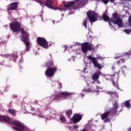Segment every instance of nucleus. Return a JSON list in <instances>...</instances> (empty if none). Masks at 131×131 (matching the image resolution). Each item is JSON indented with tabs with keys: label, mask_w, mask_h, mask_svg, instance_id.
<instances>
[{
	"label": "nucleus",
	"mask_w": 131,
	"mask_h": 131,
	"mask_svg": "<svg viewBox=\"0 0 131 131\" xmlns=\"http://www.w3.org/2000/svg\"><path fill=\"white\" fill-rule=\"evenodd\" d=\"M87 15L91 23L96 22L98 20V14L95 13L94 11L90 10L87 13Z\"/></svg>",
	"instance_id": "8"
},
{
	"label": "nucleus",
	"mask_w": 131,
	"mask_h": 131,
	"mask_svg": "<svg viewBox=\"0 0 131 131\" xmlns=\"http://www.w3.org/2000/svg\"><path fill=\"white\" fill-rule=\"evenodd\" d=\"M123 104H124V105H125V106L126 107V108H128V109H129V108H130V107H131L130 103L129 102V101H128V100L125 101L123 103Z\"/></svg>",
	"instance_id": "20"
},
{
	"label": "nucleus",
	"mask_w": 131,
	"mask_h": 131,
	"mask_svg": "<svg viewBox=\"0 0 131 131\" xmlns=\"http://www.w3.org/2000/svg\"><path fill=\"white\" fill-rule=\"evenodd\" d=\"M11 55H9L8 57H11Z\"/></svg>",
	"instance_id": "45"
},
{
	"label": "nucleus",
	"mask_w": 131,
	"mask_h": 131,
	"mask_svg": "<svg viewBox=\"0 0 131 131\" xmlns=\"http://www.w3.org/2000/svg\"><path fill=\"white\" fill-rule=\"evenodd\" d=\"M8 112L10 114L13 115V116H15V115H16V111L15 110H13V109L8 110Z\"/></svg>",
	"instance_id": "19"
},
{
	"label": "nucleus",
	"mask_w": 131,
	"mask_h": 131,
	"mask_svg": "<svg viewBox=\"0 0 131 131\" xmlns=\"http://www.w3.org/2000/svg\"><path fill=\"white\" fill-rule=\"evenodd\" d=\"M91 79L89 78L86 80V83L88 84V85H90V84H92V85H93V84H94V81H91Z\"/></svg>",
	"instance_id": "23"
},
{
	"label": "nucleus",
	"mask_w": 131,
	"mask_h": 131,
	"mask_svg": "<svg viewBox=\"0 0 131 131\" xmlns=\"http://www.w3.org/2000/svg\"><path fill=\"white\" fill-rule=\"evenodd\" d=\"M124 32L126 33V34H130L131 32V30L126 29L123 30Z\"/></svg>",
	"instance_id": "25"
},
{
	"label": "nucleus",
	"mask_w": 131,
	"mask_h": 131,
	"mask_svg": "<svg viewBox=\"0 0 131 131\" xmlns=\"http://www.w3.org/2000/svg\"><path fill=\"white\" fill-rule=\"evenodd\" d=\"M104 21H111L114 24H117L119 27H122L123 26V23L122 19L120 18V15L115 13L113 14V17L111 19L106 14H104L103 16Z\"/></svg>",
	"instance_id": "3"
},
{
	"label": "nucleus",
	"mask_w": 131,
	"mask_h": 131,
	"mask_svg": "<svg viewBox=\"0 0 131 131\" xmlns=\"http://www.w3.org/2000/svg\"><path fill=\"white\" fill-rule=\"evenodd\" d=\"M0 121H3L10 124H13V129L17 131H28V128L21 122L17 121H12L9 117L0 115Z\"/></svg>",
	"instance_id": "2"
},
{
	"label": "nucleus",
	"mask_w": 131,
	"mask_h": 131,
	"mask_svg": "<svg viewBox=\"0 0 131 131\" xmlns=\"http://www.w3.org/2000/svg\"><path fill=\"white\" fill-rule=\"evenodd\" d=\"M60 120L62 122V123H66V118H65V116H60Z\"/></svg>",
	"instance_id": "22"
},
{
	"label": "nucleus",
	"mask_w": 131,
	"mask_h": 131,
	"mask_svg": "<svg viewBox=\"0 0 131 131\" xmlns=\"http://www.w3.org/2000/svg\"><path fill=\"white\" fill-rule=\"evenodd\" d=\"M37 41L38 45H39L40 47H42V48H43L44 49H48V48H49L48 41H47L45 38L38 37Z\"/></svg>",
	"instance_id": "10"
},
{
	"label": "nucleus",
	"mask_w": 131,
	"mask_h": 131,
	"mask_svg": "<svg viewBox=\"0 0 131 131\" xmlns=\"http://www.w3.org/2000/svg\"><path fill=\"white\" fill-rule=\"evenodd\" d=\"M23 61V59L21 58V59L19 60V61Z\"/></svg>",
	"instance_id": "43"
},
{
	"label": "nucleus",
	"mask_w": 131,
	"mask_h": 131,
	"mask_svg": "<svg viewBox=\"0 0 131 131\" xmlns=\"http://www.w3.org/2000/svg\"><path fill=\"white\" fill-rule=\"evenodd\" d=\"M72 95H73V93L68 92L67 91L61 92L60 93L55 92L50 95V98L56 100V101H62V100L66 99V97H69L72 96Z\"/></svg>",
	"instance_id": "5"
},
{
	"label": "nucleus",
	"mask_w": 131,
	"mask_h": 131,
	"mask_svg": "<svg viewBox=\"0 0 131 131\" xmlns=\"http://www.w3.org/2000/svg\"><path fill=\"white\" fill-rule=\"evenodd\" d=\"M108 115H109V112L104 113L101 115V118L102 120L105 119L104 122H107L108 120L107 118H108Z\"/></svg>",
	"instance_id": "16"
},
{
	"label": "nucleus",
	"mask_w": 131,
	"mask_h": 131,
	"mask_svg": "<svg viewBox=\"0 0 131 131\" xmlns=\"http://www.w3.org/2000/svg\"><path fill=\"white\" fill-rule=\"evenodd\" d=\"M65 51H67L68 50L69 48H71V46H68V47L66 46H64Z\"/></svg>",
	"instance_id": "34"
},
{
	"label": "nucleus",
	"mask_w": 131,
	"mask_h": 131,
	"mask_svg": "<svg viewBox=\"0 0 131 131\" xmlns=\"http://www.w3.org/2000/svg\"><path fill=\"white\" fill-rule=\"evenodd\" d=\"M127 70V68L126 67V66H124L123 67H122L120 70L117 73V78H114V76L115 75V74H114L113 75H108L109 77H111L112 79V81L113 82V85H114V86H116V88H118V75L120 74V72H121L122 74H124V72H126V71ZM114 78V79H113Z\"/></svg>",
	"instance_id": "6"
},
{
	"label": "nucleus",
	"mask_w": 131,
	"mask_h": 131,
	"mask_svg": "<svg viewBox=\"0 0 131 131\" xmlns=\"http://www.w3.org/2000/svg\"><path fill=\"white\" fill-rule=\"evenodd\" d=\"M54 22H55V21H53V23H54Z\"/></svg>",
	"instance_id": "47"
},
{
	"label": "nucleus",
	"mask_w": 131,
	"mask_h": 131,
	"mask_svg": "<svg viewBox=\"0 0 131 131\" xmlns=\"http://www.w3.org/2000/svg\"><path fill=\"white\" fill-rule=\"evenodd\" d=\"M79 96L80 97H84V95H83V94H80Z\"/></svg>",
	"instance_id": "37"
},
{
	"label": "nucleus",
	"mask_w": 131,
	"mask_h": 131,
	"mask_svg": "<svg viewBox=\"0 0 131 131\" xmlns=\"http://www.w3.org/2000/svg\"><path fill=\"white\" fill-rule=\"evenodd\" d=\"M102 3L105 4V5H107L109 3V0H102Z\"/></svg>",
	"instance_id": "30"
},
{
	"label": "nucleus",
	"mask_w": 131,
	"mask_h": 131,
	"mask_svg": "<svg viewBox=\"0 0 131 131\" xmlns=\"http://www.w3.org/2000/svg\"><path fill=\"white\" fill-rule=\"evenodd\" d=\"M71 114H72V111L71 110H69L67 111L66 112L67 116L69 117V116H71Z\"/></svg>",
	"instance_id": "24"
},
{
	"label": "nucleus",
	"mask_w": 131,
	"mask_h": 131,
	"mask_svg": "<svg viewBox=\"0 0 131 131\" xmlns=\"http://www.w3.org/2000/svg\"><path fill=\"white\" fill-rule=\"evenodd\" d=\"M114 108L111 110V112L113 113H116V110L118 109V105L117 103L114 104Z\"/></svg>",
	"instance_id": "21"
},
{
	"label": "nucleus",
	"mask_w": 131,
	"mask_h": 131,
	"mask_svg": "<svg viewBox=\"0 0 131 131\" xmlns=\"http://www.w3.org/2000/svg\"><path fill=\"white\" fill-rule=\"evenodd\" d=\"M86 70V69H84V70H83V71L84 72V71H85V70Z\"/></svg>",
	"instance_id": "44"
},
{
	"label": "nucleus",
	"mask_w": 131,
	"mask_h": 131,
	"mask_svg": "<svg viewBox=\"0 0 131 131\" xmlns=\"http://www.w3.org/2000/svg\"><path fill=\"white\" fill-rule=\"evenodd\" d=\"M103 88L99 86H95V84L91 85L88 89H84L82 90L84 93H95L96 95H99V90H102Z\"/></svg>",
	"instance_id": "7"
},
{
	"label": "nucleus",
	"mask_w": 131,
	"mask_h": 131,
	"mask_svg": "<svg viewBox=\"0 0 131 131\" xmlns=\"http://www.w3.org/2000/svg\"><path fill=\"white\" fill-rule=\"evenodd\" d=\"M87 58H88L89 60H91L92 61L95 67L98 68V69H101L102 68V65L98 63V61L96 57H94L92 56V55H89L87 56Z\"/></svg>",
	"instance_id": "12"
},
{
	"label": "nucleus",
	"mask_w": 131,
	"mask_h": 131,
	"mask_svg": "<svg viewBox=\"0 0 131 131\" xmlns=\"http://www.w3.org/2000/svg\"><path fill=\"white\" fill-rule=\"evenodd\" d=\"M121 55L120 54H116V56L115 57V59L117 60V59H119V58H121Z\"/></svg>",
	"instance_id": "26"
},
{
	"label": "nucleus",
	"mask_w": 131,
	"mask_h": 131,
	"mask_svg": "<svg viewBox=\"0 0 131 131\" xmlns=\"http://www.w3.org/2000/svg\"><path fill=\"white\" fill-rule=\"evenodd\" d=\"M112 70H114V68H114V66L112 67Z\"/></svg>",
	"instance_id": "41"
},
{
	"label": "nucleus",
	"mask_w": 131,
	"mask_h": 131,
	"mask_svg": "<svg viewBox=\"0 0 131 131\" xmlns=\"http://www.w3.org/2000/svg\"><path fill=\"white\" fill-rule=\"evenodd\" d=\"M100 75H101V72L99 71L95 73L93 75L92 78L93 79H94V80H97V79H99Z\"/></svg>",
	"instance_id": "17"
},
{
	"label": "nucleus",
	"mask_w": 131,
	"mask_h": 131,
	"mask_svg": "<svg viewBox=\"0 0 131 131\" xmlns=\"http://www.w3.org/2000/svg\"><path fill=\"white\" fill-rule=\"evenodd\" d=\"M92 50L91 44L88 42H84L81 44V51L84 54H86L88 51Z\"/></svg>",
	"instance_id": "11"
},
{
	"label": "nucleus",
	"mask_w": 131,
	"mask_h": 131,
	"mask_svg": "<svg viewBox=\"0 0 131 131\" xmlns=\"http://www.w3.org/2000/svg\"><path fill=\"white\" fill-rule=\"evenodd\" d=\"M12 56L14 60H16V59H17L18 58V56H17V54H13Z\"/></svg>",
	"instance_id": "31"
},
{
	"label": "nucleus",
	"mask_w": 131,
	"mask_h": 131,
	"mask_svg": "<svg viewBox=\"0 0 131 131\" xmlns=\"http://www.w3.org/2000/svg\"><path fill=\"white\" fill-rule=\"evenodd\" d=\"M93 82H94V84H95V86H96V84H100V81H99V80L94 81H93Z\"/></svg>",
	"instance_id": "27"
},
{
	"label": "nucleus",
	"mask_w": 131,
	"mask_h": 131,
	"mask_svg": "<svg viewBox=\"0 0 131 131\" xmlns=\"http://www.w3.org/2000/svg\"><path fill=\"white\" fill-rule=\"evenodd\" d=\"M56 70L57 68L56 67L53 68H49L46 71L45 75H46L47 77H53Z\"/></svg>",
	"instance_id": "13"
},
{
	"label": "nucleus",
	"mask_w": 131,
	"mask_h": 131,
	"mask_svg": "<svg viewBox=\"0 0 131 131\" xmlns=\"http://www.w3.org/2000/svg\"><path fill=\"white\" fill-rule=\"evenodd\" d=\"M59 85H60V88H61V86H62V83H59Z\"/></svg>",
	"instance_id": "40"
},
{
	"label": "nucleus",
	"mask_w": 131,
	"mask_h": 131,
	"mask_svg": "<svg viewBox=\"0 0 131 131\" xmlns=\"http://www.w3.org/2000/svg\"><path fill=\"white\" fill-rule=\"evenodd\" d=\"M82 131H86L85 129H83Z\"/></svg>",
	"instance_id": "46"
},
{
	"label": "nucleus",
	"mask_w": 131,
	"mask_h": 131,
	"mask_svg": "<svg viewBox=\"0 0 131 131\" xmlns=\"http://www.w3.org/2000/svg\"><path fill=\"white\" fill-rule=\"evenodd\" d=\"M128 25L131 26V16H129L128 18Z\"/></svg>",
	"instance_id": "32"
},
{
	"label": "nucleus",
	"mask_w": 131,
	"mask_h": 131,
	"mask_svg": "<svg viewBox=\"0 0 131 131\" xmlns=\"http://www.w3.org/2000/svg\"><path fill=\"white\" fill-rule=\"evenodd\" d=\"M17 3L14 2L8 6L7 10L8 11H12L13 10H15V9L17 8Z\"/></svg>",
	"instance_id": "15"
},
{
	"label": "nucleus",
	"mask_w": 131,
	"mask_h": 131,
	"mask_svg": "<svg viewBox=\"0 0 131 131\" xmlns=\"http://www.w3.org/2000/svg\"><path fill=\"white\" fill-rule=\"evenodd\" d=\"M108 94L111 95V97H114L115 100H117L118 99V95L116 92H110Z\"/></svg>",
	"instance_id": "18"
},
{
	"label": "nucleus",
	"mask_w": 131,
	"mask_h": 131,
	"mask_svg": "<svg viewBox=\"0 0 131 131\" xmlns=\"http://www.w3.org/2000/svg\"><path fill=\"white\" fill-rule=\"evenodd\" d=\"M73 127H74V128L75 129H76V128H78V125H74V126H73Z\"/></svg>",
	"instance_id": "35"
},
{
	"label": "nucleus",
	"mask_w": 131,
	"mask_h": 131,
	"mask_svg": "<svg viewBox=\"0 0 131 131\" xmlns=\"http://www.w3.org/2000/svg\"><path fill=\"white\" fill-rule=\"evenodd\" d=\"M30 110L32 112H33V111H34V108L33 107H31Z\"/></svg>",
	"instance_id": "36"
},
{
	"label": "nucleus",
	"mask_w": 131,
	"mask_h": 131,
	"mask_svg": "<svg viewBox=\"0 0 131 131\" xmlns=\"http://www.w3.org/2000/svg\"><path fill=\"white\" fill-rule=\"evenodd\" d=\"M20 32L21 33V40L25 43L26 46L25 50L21 52L22 55H24L26 52L30 51V42L28 41L29 34L25 32L23 29H20Z\"/></svg>",
	"instance_id": "4"
},
{
	"label": "nucleus",
	"mask_w": 131,
	"mask_h": 131,
	"mask_svg": "<svg viewBox=\"0 0 131 131\" xmlns=\"http://www.w3.org/2000/svg\"><path fill=\"white\" fill-rule=\"evenodd\" d=\"M37 3H39L40 5H43V6H46L49 9H51L52 10H58L60 12H65L67 10H70V8L73 6L74 4V1H72L68 3L67 4H64L63 6H60L58 7H54L53 6V2L51 0H35Z\"/></svg>",
	"instance_id": "1"
},
{
	"label": "nucleus",
	"mask_w": 131,
	"mask_h": 131,
	"mask_svg": "<svg viewBox=\"0 0 131 131\" xmlns=\"http://www.w3.org/2000/svg\"><path fill=\"white\" fill-rule=\"evenodd\" d=\"M125 61V60L124 59H120V61H117V63H118V64H119V62H120V63H124Z\"/></svg>",
	"instance_id": "28"
},
{
	"label": "nucleus",
	"mask_w": 131,
	"mask_h": 131,
	"mask_svg": "<svg viewBox=\"0 0 131 131\" xmlns=\"http://www.w3.org/2000/svg\"><path fill=\"white\" fill-rule=\"evenodd\" d=\"M125 55H126V56H127L128 58V57H129V56H131V52H126L125 53Z\"/></svg>",
	"instance_id": "33"
},
{
	"label": "nucleus",
	"mask_w": 131,
	"mask_h": 131,
	"mask_svg": "<svg viewBox=\"0 0 131 131\" xmlns=\"http://www.w3.org/2000/svg\"><path fill=\"white\" fill-rule=\"evenodd\" d=\"M111 3H114L115 2V0H110Z\"/></svg>",
	"instance_id": "38"
},
{
	"label": "nucleus",
	"mask_w": 131,
	"mask_h": 131,
	"mask_svg": "<svg viewBox=\"0 0 131 131\" xmlns=\"http://www.w3.org/2000/svg\"><path fill=\"white\" fill-rule=\"evenodd\" d=\"M97 59H102V57L101 56L97 57Z\"/></svg>",
	"instance_id": "39"
},
{
	"label": "nucleus",
	"mask_w": 131,
	"mask_h": 131,
	"mask_svg": "<svg viewBox=\"0 0 131 131\" xmlns=\"http://www.w3.org/2000/svg\"><path fill=\"white\" fill-rule=\"evenodd\" d=\"M82 118V117L81 115L78 114H76L74 115L73 117V121L74 123H77V122H79L80 120H81Z\"/></svg>",
	"instance_id": "14"
},
{
	"label": "nucleus",
	"mask_w": 131,
	"mask_h": 131,
	"mask_svg": "<svg viewBox=\"0 0 131 131\" xmlns=\"http://www.w3.org/2000/svg\"><path fill=\"white\" fill-rule=\"evenodd\" d=\"M10 29L13 32H18L20 30V23L18 21H12L10 24Z\"/></svg>",
	"instance_id": "9"
},
{
	"label": "nucleus",
	"mask_w": 131,
	"mask_h": 131,
	"mask_svg": "<svg viewBox=\"0 0 131 131\" xmlns=\"http://www.w3.org/2000/svg\"><path fill=\"white\" fill-rule=\"evenodd\" d=\"M86 20H88V18H86L83 23V25H84L85 28H86Z\"/></svg>",
	"instance_id": "29"
},
{
	"label": "nucleus",
	"mask_w": 131,
	"mask_h": 131,
	"mask_svg": "<svg viewBox=\"0 0 131 131\" xmlns=\"http://www.w3.org/2000/svg\"><path fill=\"white\" fill-rule=\"evenodd\" d=\"M128 131H131V128H129Z\"/></svg>",
	"instance_id": "42"
}]
</instances>
